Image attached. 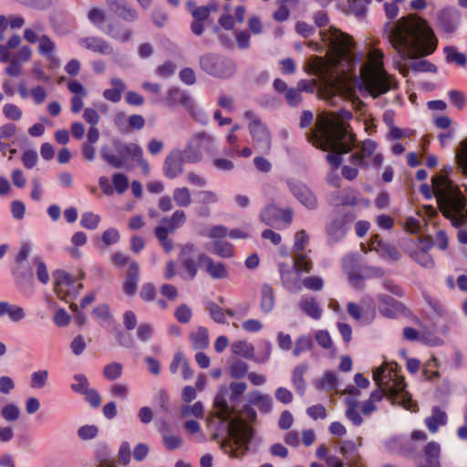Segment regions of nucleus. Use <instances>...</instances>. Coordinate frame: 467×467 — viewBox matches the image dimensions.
Instances as JSON below:
<instances>
[{
    "label": "nucleus",
    "mask_w": 467,
    "mask_h": 467,
    "mask_svg": "<svg viewBox=\"0 0 467 467\" xmlns=\"http://www.w3.org/2000/svg\"><path fill=\"white\" fill-rule=\"evenodd\" d=\"M384 33L401 58L430 56L438 47V38L428 21L416 14L400 17L395 24L388 22Z\"/></svg>",
    "instance_id": "obj_1"
},
{
    "label": "nucleus",
    "mask_w": 467,
    "mask_h": 467,
    "mask_svg": "<svg viewBox=\"0 0 467 467\" xmlns=\"http://www.w3.org/2000/svg\"><path fill=\"white\" fill-rule=\"evenodd\" d=\"M432 185L423 183L420 192L430 200L434 196L441 214L450 220L453 227L467 223V198L461 189L446 174H436L431 179Z\"/></svg>",
    "instance_id": "obj_2"
},
{
    "label": "nucleus",
    "mask_w": 467,
    "mask_h": 467,
    "mask_svg": "<svg viewBox=\"0 0 467 467\" xmlns=\"http://www.w3.org/2000/svg\"><path fill=\"white\" fill-rule=\"evenodd\" d=\"M217 417L224 425L220 447L231 458H242L249 450L254 431L244 420L232 419V410L223 395H217L214 400Z\"/></svg>",
    "instance_id": "obj_3"
},
{
    "label": "nucleus",
    "mask_w": 467,
    "mask_h": 467,
    "mask_svg": "<svg viewBox=\"0 0 467 467\" xmlns=\"http://www.w3.org/2000/svg\"><path fill=\"white\" fill-rule=\"evenodd\" d=\"M388 368L383 363L373 370V380L378 386V389L372 391L369 400L374 404L382 400L386 397L391 404L402 406L405 410L416 412L418 405L413 401L411 395L406 390L407 384L403 376L397 371V364Z\"/></svg>",
    "instance_id": "obj_4"
},
{
    "label": "nucleus",
    "mask_w": 467,
    "mask_h": 467,
    "mask_svg": "<svg viewBox=\"0 0 467 467\" xmlns=\"http://www.w3.org/2000/svg\"><path fill=\"white\" fill-rule=\"evenodd\" d=\"M349 126L339 121L322 123L313 132V143L323 150H329L327 161L338 168L343 161L342 155L356 147L355 134L348 130Z\"/></svg>",
    "instance_id": "obj_5"
},
{
    "label": "nucleus",
    "mask_w": 467,
    "mask_h": 467,
    "mask_svg": "<svg viewBox=\"0 0 467 467\" xmlns=\"http://www.w3.org/2000/svg\"><path fill=\"white\" fill-rule=\"evenodd\" d=\"M322 42L327 47V55L333 67L342 72H348L356 65V56L353 52L355 43L348 34L331 26L321 30Z\"/></svg>",
    "instance_id": "obj_6"
},
{
    "label": "nucleus",
    "mask_w": 467,
    "mask_h": 467,
    "mask_svg": "<svg viewBox=\"0 0 467 467\" xmlns=\"http://www.w3.org/2000/svg\"><path fill=\"white\" fill-rule=\"evenodd\" d=\"M383 58L384 54L380 49H372L368 53V64L361 68L362 80L374 98L395 87L394 80L384 69Z\"/></svg>",
    "instance_id": "obj_7"
},
{
    "label": "nucleus",
    "mask_w": 467,
    "mask_h": 467,
    "mask_svg": "<svg viewBox=\"0 0 467 467\" xmlns=\"http://www.w3.org/2000/svg\"><path fill=\"white\" fill-rule=\"evenodd\" d=\"M216 140L209 133L196 132L188 141L183 150L185 161L188 163H198L202 160V155H213L216 152Z\"/></svg>",
    "instance_id": "obj_8"
},
{
    "label": "nucleus",
    "mask_w": 467,
    "mask_h": 467,
    "mask_svg": "<svg viewBox=\"0 0 467 467\" xmlns=\"http://www.w3.org/2000/svg\"><path fill=\"white\" fill-rule=\"evenodd\" d=\"M113 147L118 156L112 154L108 146L100 150L101 158L113 168H123L129 158L135 160L137 156L142 155V149L136 143H126L116 140L113 141Z\"/></svg>",
    "instance_id": "obj_9"
},
{
    "label": "nucleus",
    "mask_w": 467,
    "mask_h": 467,
    "mask_svg": "<svg viewBox=\"0 0 467 467\" xmlns=\"http://www.w3.org/2000/svg\"><path fill=\"white\" fill-rule=\"evenodd\" d=\"M199 64L205 73L218 78H228L236 70V65L232 58L213 53L201 56Z\"/></svg>",
    "instance_id": "obj_10"
},
{
    "label": "nucleus",
    "mask_w": 467,
    "mask_h": 467,
    "mask_svg": "<svg viewBox=\"0 0 467 467\" xmlns=\"http://www.w3.org/2000/svg\"><path fill=\"white\" fill-rule=\"evenodd\" d=\"M185 222L186 214L184 211L176 210L170 217L162 218L161 224L154 228V235L165 253H171L174 247V243L169 238V234L175 233Z\"/></svg>",
    "instance_id": "obj_11"
},
{
    "label": "nucleus",
    "mask_w": 467,
    "mask_h": 467,
    "mask_svg": "<svg viewBox=\"0 0 467 467\" xmlns=\"http://www.w3.org/2000/svg\"><path fill=\"white\" fill-rule=\"evenodd\" d=\"M179 274L183 280H193L199 271L200 261L196 256V247L192 243L182 246L178 256Z\"/></svg>",
    "instance_id": "obj_12"
},
{
    "label": "nucleus",
    "mask_w": 467,
    "mask_h": 467,
    "mask_svg": "<svg viewBox=\"0 0 467 467\" xmlns=\"http://www.w3.org/2000/svg\"><path fill=\"white\" fill-rule=\"evenodd\" d=\"M356 220V213L353 211H348L339 213L326 225V233L327 235V244L334 245L342 241L352 223Z\"/></svg>",
    "instance_id": "obj_13"
},
{
    "label": "nucleus",
    "mask_w": 467,
    "mask_h": 467,
    "mask_svg": "<svg viewBox=\"0 0 467 467\" xmlns=\"http://www.w3.org/2000/svg\"><path fill=\"white\" fill-rule=\"evenodd\" d=\"M244 116L251 119L248 128L254 141L262 152L268 153L272 146L271 134L268 129L260 119L254 118L252 111H246Z\"/></svg>",
    "instance_id": "obj_14"
},
{
    "label": "nucleus",
    "mask_w": 467,
    "mask_h": 467,
    "mask_svg": "<svg viewBox=\"0 0 467 467\" xmlns=\"http://www.w3.org/2000/svg\"><path fill=\"white\" fill-rule=\"evenodd\" d=\"M287 185L295 198L306 208L315 210L317 200L314 192L303 182L293 179L287 180Z\"/></svg>",
    "instance_id": "obj_15"
},
{
    "label": "nucleus",
    "mask_w": 467,
    "mask_h": 467,
    "mask_svg": "<svg viewBox=\"0 0 467 467\" xmlns=\"http://www.w3.org/2000/svg\"><path fill=\"white\" fill-rule=\"evenodd\" d=\"M377 300L379 301V311L385 317L395 318L398 315L406 316L410 312L403 303L388 295L379 294Z\"/></svg>",
    "instance_id": "obj_16"
},
{
    "label": "nucleus",
    "mask_w": 467,
    "mask_h": 467,
    "mask_svg": "<svg viewBox=\"0 0 467 467\" xmlns=\"http://www.w3.org/2000/svg\"><path fill=\"white\" fill-rule=\"evenodd\" d=\"M427 435L422 431H413L410 434V440L400 441L393 440L391 442L399 445L397 453L408 459L416 460L420 456V449L416 445V441H426Z\"/></svg>",
    "instance_id": "obj_17"
},
{
    "label": "nucleus",
    "mask_w": 467,
    "mask_h": 467,
    "mask_svg": "<svg viewBox=\"0 0 467 467\" xmlns=\"http://www.w3.org/2000/svg\"><path fill=\"white\" fill-rule=\"evenodd\" d=\"M433 246V241L427 238L419 239V244L410 253V256L420 266L425 268L434 267V260L429 254Z\"/></svg>",
    "instance_id": "obj_18"
},
{
    "label": "nucleus",
    "mask_w": 467,
    "mask_h": 467,
    "mask_svg": "<svg viewBox=\"0 0 467 467\" xmlns=\"http://www.w3.org/2000/svg\"><path fill=\"white\" fill-rule=\"evenodd\" d=\"M186 162L183 150H173L169 153L163 163V175L168 179H175L183 172Z\"/></svg>",
    "instance_id": "obj_19"
},
{
    "label": "nucleus",
    "mask_w": 467,
    "mask_h": 467,
    "mask_svg": "<svg viewBox=\"0 0 467 467\" xmlns=\"http://www.w3.org/2000/svg\"><path fill=\"white\" fill-rule=\"evenodd\" d=\"M278 272L283 286L290 293H298L302 290L299 274L288 265L279 263Z\"/></svg>",
    "instance_id": "obj_20"
},
{
    "label": "nucleus",
    "mask_w": 467,
    "mask_h": 467,
    "mask_svg": "<svg viewBox=\"0 0 467 467\" xmlns=\"http://www.w3.org/2000/svg\"><path fill=\"white\" fill-rule=\"evenodd\" d=\"M460 24V15L456 10L444 8L438 13L437 26L446 34H453Z\"/></svg>",
    "instance_id": "obj_21"
},
{
    "label": "nucleus",
    "mask_w": 467,
    "mask_h": 467,
    "mask_svg": "<svg viewBox=\"0 0 467 467\" xmlns=\"http://www.w3.org/2000/svg\"><path fill=\"white\" fill-rule=\"evenodd\" d=\"M198 259L204 264L205 272L213 279H223L228 276V270L223 263L215 262L204 254H198Z\"/></svg>",
    "instance_id": "obj_22"
},
{
    "label": "nucleus",
    "mask_w": 467,
    "mask_h": 467,
    "mask_svg": "<svg viewBox=\"0 0 467 467\" xmlns=\"http://www.w3.org/2000/svg\"><path fill=\"white\" fill-rule=\"evenodd\" d=\"M298 307L306 316L314 320H319L322 317L323 309L313 296H302L298 301Z\"/></svg>",
    "instance_id": "obj_23"
},
{
    "label": "nucleus",
    "mask_w": 467,
    "mask_h": 467,
    "mask_svg": "<svg viewBox=\"0 0 467 467\" xmlns=\"http://www.w3.org/2000/svg\"><path fill=\"white\" fill-rule=\"evenodd\" d=\"M377 149V143L372 140H366L360 148V150L354 152L349 156V161L352 165L359 166L362 169L368 167L366 159L371 157Z\"/></svg>",
    "instance_id": "obj_24"
},
{
    "label": "nucleus",
    "mask_w": 467,
    "mask_h": 467,
    "mask_svg": "<svg viewBox=\"0 0 467 467\" xmlns=\"http://www.w3.org/2000/svg\"><path fill=\"white\" fill-rule=\"evenodd\" d=\"M109 9L115 13L119 17L127 21L133 22L137 19V11L130 7L125 1L122 0H106Z\"/></svg>",
    "instance_id": "obj_25"
},
{
    "label": "nucleus",
    "mask_w": 467,
    "mask_h": 467,
    "mask_svg": "<svg viewBox=\"0 0 467 467\" xmlns=\"http://www.w3.org/2000/svg\"><path fill=\"white\" fill-rule=\"evenodd\" d=\"M79 43L85 48L95 53L110 55L113 52V48L110 44L105 39L98 36H88L82 38L80 39Z\"/></svg>",
    "instance_id": "obj_26"
},
{
    "label": "nucleus",
    "mask_w": 467,
    "mask_h": 467,
    "mask_svg": "<svg viewBox=\"0 0 467 467\" xmlns=\"http://www.w3.org/2000/svg\"><path fill=\"white\" fill-rule=\"evenodd\" d=\"M140 279V267L136 262L130 264L127 275L123 283V292L132 296L136 294L137 286Z\"/></svg>",
    "instance_id": "obj_27"
},
{
    "label": "nucleus",
    "mask_w": 467,
    "mask_h": 467,
    "mask_svg": "<svg viewBox=\"0 0 467 467\" xmlns=\"http://www.w3.org/2000/svg\"><path fill=\"white\" fill-rule=\"evenodd\" d=\"M441 447L435 441L428 442L423 449L424 462L421 466L441 467L440 462Z\"/></svg>",
    "instance_id": "obj_28"
},
{
    "label": "nucleus",
    "mask_w": 467,
    "mask_h": 467,
    "mask_svg": "<svg viewBox=\"0 0 467 467\" xmlns=\"http://www.w3.org/2000/svg\"><path fill=\"white\" fill-rule=\"evenodd\" d=\"M55 278V290L57 295L61 293H65L69 295L71 293V288H73L75 281L73 277L64 270H57L54 273Z\"/></svg>",
    "instance_id": "obj_29"
},
{
    "label": "nucleus",
    "mask_w": 467,
    "mask_h": 467,
    "mask_svg": "<svg viewBox=\"0 0 467 467\" xmlns=\"http://www.w3.org/2000/svg\"><path fill=\"white\" fill-rule=\"evenodd\" d=\"M102 32L121 43L130 41L132 35L130 30L119 22L107 25L105 29H102Z\"/></svg>",
    "instance_id": "obj_30"
},
{
    "label": "nucleus",
    "mask_w": 467,
    "mask_h": 467,
    "mask_svg": "<svg viewBox=\"0 0 467 467\" xmlns=\"http://www.w3.org/2000/svg\"><path fill=\"white\" fill-rule=\"evenodd\" d=\"M448 417L444 410L440 407L435 406L432 408L431 415L427 417L424 420L428 430L431 433H436L440 426L447 424Z\"/></svg>",
    "instance_id": "obj_31"
},
{
    "label": "nucleus",
    "mask_w": 467,
    "mask_h": 467,
    "mask_svg": "<svg viewBox=\"0 0 467 467\" xmlns=\"http://www.w3.org/2000/svg\"><path fill=\"white\" fill-rule=\"evenodd\" d=\"M250 405L255 406L262 413H269L272 410V399L269 395L259 390H253L248 394Z\"/></svg>",
    "instance_id": "obj_32"
},
{
    "label": "nucleus",
    "mask_w": 467,
    "mask_h": 467,
    "mask_svg": "<svg viewBox=\"0 0 467 467\" xmlns=\"http://www.w3.org/2000/svg\"><path fill=\"white\" fill-rule=\"evenodd\" d=\"M212 239H223L227 235L233 239H244L248 237V234L240 229H233L228 231L225 226L216 225L210 230L209 234Z\"/></svg>",
    "instance_id": "obj_33"
},
{
    "label": "nucleus",
    "mask_w": 467,
    "mask_h": 467,
    "mask_svg": "<svg viewBox=\"0 0 467 467\" xmlns=\"http://www.w3.org/2000/svg\"><path fill=\"white\" fill-rule=\"evenodd\" d=\"M7 315L9 319L13 322H19L26 317V313L23 307L11 305L8 302H0V317Z\"/></svg>",
    "instance_id": "obj_34"
},
{
    "label": "nucleus",
    "mask_w": 467,
    "mask_h": 467,
    "mask_svg": "<svg viewBox=\"0 0 467 467\" xmlns=\"http://www.w3.org/2000/svg\"><path fill=\"white\" fill-rule=\"evenodd\" d=\"M190 340L195 350H202L209 347V332L204 327H199L196 331L191 333Z\"/></svg>",
    "instance_id": "obj_35"
},
{
    "label": "nucleus",
    "mask_w": 467,
    "mask_h": 467,
    "mask_svg": "<svg viewBox=\"0 0 467 467\" xmlns=\"http://www.w3.org/2000/svg\"><path fill=\"white\" fill-rule=\"evenodd\" d=\"M308 369V366L306 363H302L296 366L292 373V383L296 392L299 395H304L306 391V381L304 376Z\"/></svg>",
    "instance_id": "obj_36"
},
{
    "label": "nucleus",
    "mask_w": 467,
    "mask_h": 467,
    "mask_svg": "<svg viewBox=\"0 0 467 467\" xmlns=\"http://www.w3.org/2000/svg\"><path fill=\"white\" fill-rule=\"evenodd\" d=\"M385 270L379 266L364 265L351 276V280L374 279L384 276Z\"/></svg>",
    "instance_id": "obj_37"
},
{
    "label": "nucleus",
    "mask_w": 467,
    "mask_h": 467,
    "mask_svg": "<svg viewBox=\"0 0 467 467\" xmlns=\"http://www.w3.org/2000/svg\"><path fill=\"white\" fill-rule=\"evenodd\" d=\"M111 85L113 88L105 89L103 97L110 102L117 103L120 101L121 93L125 90L126 86L120 78H112Z\"/></svg>",
    "instance_id": "obj_38"
},
{
    "label": "nucleus",
    "mask_w": 467,
    "mask_h": 467,
    "mask_svg": "<svg viewBox=\"0 0 467 467\" xmlns=\"http://www.w3.org/2000/svg\"><path fill=\"white\" fill-rule=\"evenodd\" d=\"M445 60L449 64H456L459 67H464L467 65V57L465 54L459 52L453 46H446L443 48Z\"/></svg>",
    "instance_id": "obj_39"
},
{
    "label": "nucleus",
    "mask_w": 467,
    "mask_h": 467,
    "mask_svg": "<svg viewBox=\"0 0 467 467\" xmlns=\"http://www.w3.org/2000/svg\"><path fill=\"white\" fill-rule=\"evenodd\" d=\"M231 349L233 354L241 356L246 359L254 360L255 358L254 346L244 340L234 341L231 346Z\"/></svg>",
    "instance_id": "obj_40"
},
{
    "label": "nucleus",
    "mask_w": 467,
    "mask_h": 467,
    "mask_svg": "<svg viewBox=\"0 0 467 467\" xmlns=\"http://www.w3.org/2000/svg\"><path fill=\"white\" fill-rule=\"evenodd\" d=\"M314 386L318 390H334L337 386V375L333 371H326L322 377L314 383Z\"/></svg>",
    "instance_id": "obj_41"
},
{
    "label": "nucleus",
    "mask_w": 467,
    "mask_h": 467,
    "mask_svg": "<svg viewBox=\"0 0 467 467\" xmlns=\"http://www.w3.org/2000/svg\"><path fill=\"white\" fill-rule=\"evenodd\" d=\"M262 296H261V310L265 314L270 313L275 306V295H274V289L273 287L268 285L265 284L262 286Z\"/></svg>",
    "instance_id": "obj_42"
},
{
    "label": "nucleus",
    "mask_w": 467,
    "mask_h": 467,
    "mask_svg": "<svg viewBox=\"0 0 467 467\" xmlns=\"http://www.w3.org/2000/svg\"><path fill=\"white\" fill-rule=\"evenodd\" d=\"M340 452L347 461V464L358 463V454L357 444L352 441H344L340 443Z\"/></svg>",
    "instance_id": "obj_43"
},
{
    "label": "nucleus",
    "mask_w": 467,
    "mask_h": 467,
    "mask_svg": "<svg viewBox=\"0 0 467 467\" xmlns=\"http://www.w3.org/2000/svg\"><path fill=\"white\" fill-rule=\"evenodd\" d=\"M172 199L179 207L187 208L192 203L191 192L188 187H178L173 190Z\"/></svg>",
    "instance_id": "obj_44"
},
{
    "label": "nucleus",
    "mask_w": 467,
    "mask_h": 467,
    "mask_svg": "<svg viewBox=\"0 0 467 467\" xmlns=\"http://www.w3.org/2000/svg\"><path fill=\"white\" fill-rule=\"evenodd\" d=\"M188 8L191 11L194 20L202 22L209 17L211 11L216 10V6L214 5L195 7V4L193 2L188 3Z\"/></svg>",
    "instance_id": "obj_45"
},
{
    "label": "nucleus",
    "mask_w": 467,
    "mask_h": 467,
    "mask_svg": "<svg viewBox=\"0 0 467 467\" xmlns=\"http://www.w3.org/2000/svg\"><path fill=\"white\" fill-rule=\"evenodd\" d=\"M292 267L299 275L302 273H309L313 268V263L306 254L299 253L296 254Z\"/></svg>",
    "instance_id": "obj_46"
},
{
    "label": "nucleus",
    "mask_w": 467,
    "mask_h": 467,
    "mask_svg": "<svg viewBox=\"0 0 467 467\" xmlns=\"http://www.w3.org/2000/svg\"><path fill=\"white\" fill-rule=\"evenodd\" d=\"M281 209L275 204L267 205L261 213V220L267 225H273L278 219Z\"/></svg>",
    "instance_id": "obj_47"
},
{
    "label": "nucleus",
    "mask_w": 467,
    "mask_h": 467,
    "mask_svg": "<svg viewBox=\"0 0 467 467\" xmlns=\"http://www.w3.org/2000/svg\"><path fill=\"white\" fill-rule=\"evenodd\" d=\"M214 253L223 258H230L234 255V246L222 239H213Z\"/></svg>",
    "instance_id": "obj_48"
},
{
    "label": "nucleus",
    "mask_w": 467,
    "mask_h": 467,
    "mask_svg": "<svg viewBox=\"0 0 467 467\" xmlns=\"http://www.w3.org/2000/svg\"><path fill=\"white\" fill-rule=\"evenodd\" d=\"M101 218L99 214L92 212H85L81 215L80 225L88 230H95L98 228Z\"/></svg>",
    "instance_id": "obj_49"
},
{
    "label": "nucleus",
    "mask_w": 467,
    "mask_h": 467,
    "mask_svg": "<svg viewBox=\"0 0 467 467\" xmlns=\"http://www.w3.org/2000/svg\"><path fill=\"white\" fill-rule=\"evenodd\" d=\"M313 347V340L310 336L302 335L298 337L295 343L293 354L299 357L303 352L310 350Z\"/></svg>",
    "instance_id": "obj_50"
},
{
    "label": "nucleus",
    "mask_w": 467,
    "mask_h": 467,
    "mask_svg": "<svg viewBox=\"0 0 467 467\" xmlns=\"http://www.w3.org/2000/svg\"><path fill=\"white\" fill-rule=\"evenodd\" d=\"M249 366L244 361L238 359L234 361L230 366V375L233 379H239L248 376Z\"/></svg>",
    "instance_id": "obj_51"
},
{
    "label": "nucleus",
    "mask_w": 467,
    "mask_h": 467,
    "mask_svg": "<svg viewBox=\"0 0 467 467\" xmlns=\"http://www.w3.org/2000/svg\"><path fill=\"white\" fill-rule=\"evenodd\" d=\"M206 309L214 322L218 324H224L226 322L224 309L216 303L213 301L208 302L206 304Z\"/></svg>",
    "instance_id": "obj_52"
},
{
    "label": "nucleus",
    "mask_w": 467,
    "mask_h": 467,
    "mask_svg": "<svg viewBox=\"0 0 467 467\" xmlns=\"http://www.w3.org/2000/svg\"><path fill=\"white\" fill-rule=\"evenodd\" d=\"M123 367L119 362H111L106 365L103 368V376L108 380H115L122 374Z\"/></svg>",
    "instance_id": "obj_53"
},
{
    "label": "nucleus",
    "mask_w": 467,
    "mask_h": 467,
    "mask_svg": "<svg viewBox=\"0 0 467 467\" xmlns=\"http://www.w3.org/2000/svg\"><path fill=\"white\" fill-rule=\"evenodd\" d=\"M196 202L202 206H206L209 204H214L218 202L219 197L216 192L209 190L199 191L197 193Z\"/></svg>",
    "instance_id": "obj_54"
},
{
    "label": "nucleus",
    "mask_w": 467,
    "mask_h": 467,
    "mask_svg": "<svg viewBox=\"0 0 467 467\" xmlns=\"http://www.w3.org/2000/svg\"><path fill=\"white\" fill-rule=\"evenodd\" d=\"M371 0H348V11L356 16H365L367 7Z\"/></svg>",
    "instance_id": "obj_55"
},
{
    "label": "nucleus",
    "mask_w": 467,
    "mask_h": 467,
    "mask_svg": "<svg viewBox=\"0 0 467 467\" xmlns=\"http://www.w3.org/2000/svg\"><path fill=\"white\" fill-rule=\"evenodd\" d=\"M379 256L389 262H398L400 254L398 249L389 244H385L383 247L378 252Z\"/></svg>",
    "instance_id": "obj_56"
},
{
    "label": "nucleus",
    "mask_w": 467,
    "mask_h": 467,
    "mask_svg": "<svg viewBox=\"0 0 467 467\" xmlns=\"http://www.w3.org/2000/svg\"><path fill=\"white\" fill-rule=\"evenodd\" d=\"M410 67L414 72L436 73L438 67L436 65L426 59H420L410 63Z\"/></svg>",
    "instance_id": "obj_57"
},
{
    "label": "nucleus",
    "mask_w": 467,
    "mask_h": 467,
    "mask_svg": "<svg viewBox=\"0 0 467 467\" xmlns=\"http://www.w3.org/2000/svg\"><path fill=\"white\" fill-rule=\"evenodd\" d=\"M55 47L54 42L47 35H43L39 38L38 51L42 56L51 58L53 57Z\"/></svg>",
    "instance_id": "obj_58"
},
{
    "label": "nucleus",
    "mask_w": 467,
    "mask_h": 467,
    "mask_svg": "<svg viewBox=\"0 0 467 467\" xmlns=\"http://www.w3.org/2000/svg\"><path fill=\"white\" fill-rule=\"evenodd\" d=\"M88 18L94 26H96L101 31L102 29H105L103 24L106 21V16L101 9L97 7L91 8L88 13Z\"/></svg>",
    "instance_id": "obj_59"
},
{
    "label": "nucleus",
    "mask_w": 467,
    "mask_h": 467,
    "mask_svg": "<svg viewBox=\"0 0 467 467\" xmlns=\"http://www.w3.org/2000/svg\"><path fill=\"white\" fill-rule=\"evenodd\" d=\"M301 284L302 287L304 286L310 291L318 292L324 288V280L317 275L306 277L301 281Z\"/></svg>",
    "instance_id": "obj_60"
},
{
    "label": "nucleus",
    "mask_w": 467,
    "mask_h": 467,
    "mask_svg": "<svg viewBox=\"0 0 467 467\" xmlns=\"http://www.w3.org/2000/svg\"><path fill=\"white\" fill-rule=\"evenodd\" d=\"M33 263L36 265V277L40 283L47 285L49 282V275L47 265L41 257L34 258Z\"/></svg>",
    "instance_id": "obj_61"
},
{
    "label": "nucleus",
    "mask_w": 467,
    "mask_h": 467,
    "mask_svg": "<svg viewBox=\"0 0 467 467\" xmlns=\"http://www.w3.org/2000/svg\"><path fill=\"white\" fill-rule=\"evenodd\" d=\"M112 184L114 186L115 191L119 194L124 193L129 188V179L123 173H114L112 176Z\"/></svg>",
    "instance_id": "obj_62"
},
{
    "label": "nucleus",
    "mask_w": 467,
    "mask_h": 467,
    "mask_svg": "<svg viewBox=\"0 0 467 467\" xmlns=\"http://www.w3.org/2000/svg\"><path fill=\"white\" fill-rule=\"evenodd\" d=\"M48 378V372L46 369L37 370L31 374V383L30 386L33 389H42Z\"/></svg>",
    "instance_id": "obj_63"
},
{
    "label": "nucleus",
    "mask_w": 467,
    "mask_h": 467,
    "mask_svg": "<svg viewBox=\"0 0 467 467\" xmlns=\"http://www.w3.org/2000/svg\"><path fill=\"white\" fill-rule=\"evenodd\" d=\"M309 243V235L305 230L298 231L295 234L294 250L296 254L303 253L306 245Z\"/></svg>",
    "instance_id": "obj_64"
}]
</instances>
